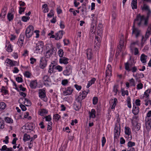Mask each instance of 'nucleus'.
<instances>
[{
  "label": "nucleus",
  "mask_w": 151,
  "mask_h": 151,
  "mask_svg": "<svg viewBox=\"0 0 151 151\" xmlns=\"http://www.w3.org/2000/svg\"><path fill=\"white\" fill-rule=\"evenodd\" d=\"M4 126V121L0 118V129H3Z\"/></svg>",
  "instance_id": "nucleus-51"
},
{
  "label": "nucleus",
  "mask_w": 151,
  "mask_h": 151,
  "mask_svg": "<svg viewBox=\"0 0 151 151\" xmlns=\"http://www.w3.org/2000/svg\"><path fill=\"white\" fill-rule=\"evenodd\" d=\"M72 68L70 65H68L66 68V69L63 72V74L65 76H69L72 73Z\"/></svg>",
  "instance_id": "nucleus-12"
},
{
  "label": "nucleus",
  "mask_w": 151,
  "mask_h": 151,
  "mask_svg": "<svg viewBox=\"0 0 151 151\" xmlns=\"http://www.w3.org/2000/svg\"><path fill=\"white\" fill-rule=\"evenodd\" d=\"M63 50L62 49H60L58 52V54L60 57L61 58L63 57Z\"/></svg>",
  "instance_id": "nucleus-48"
},
{
  "label": "nucleus",
  "mask_w": 151,
  "mask_h": 151,
  "mask_svg": "<svg viewBox=\"0 0 151 151\" xmlns=\"http://www.w3.org/2000/svg\"><path fill=\"white\" fill-rule=\"evenodd\" d=\"M7 17L9 21H10L13 20L14 18V15L11 13H9Z\"/></svg>",
  "instance_id": "nucleus-38"
},
{
  "label": "nucleus",
  "mask_w": 151,
  "mask_h": 151,
  "mask_svg": "<svg viewBox=\"0 0 151 151\" xmlns=\"http://www.w3.org/2000/svg\"><path fill=\"white\" fill-rule=\"evenodd\" d=\"M96 81V79L94 78H92L91 80L88 81V84L86 87L87 88H88L92 84H93Z\"/></svg>",
  "instance_id": "nucleus-32"
},
{
  "label": "nucleus",
  "mask_w": 151,
  "mask_h": 151,
  "mask_svg": "<svg viewBox=\"0 0 151 151\" xmlns=\"http://www.w3.org/2000/svg\"><path fill=\"white\" fill-rule=\"evenodd\" d=\"M124 41L123 40L121 39L119 42V45L118 47L119 50L120 52L123 51V49H124Z\"/></svg>",
  "instance_id": "nucleus-22"
},
{
  "label": "nucleus",
  "mask_w": 151,
  "mask_h": 151,
  "mask_svg": "<svg viewBox=\"0 0 151 151\" xmlns=\"http://www.w3.org/2000/svg\"><path fill=\"white\" fill-rule=\"evenodd\" d=\"M110 101L111 102V104L112 105L111 109H114L117 102V99L116 98H114V99H111L110 100Z\"/></svg>",
  "instance_id": "nucleus-26"
},
{
  "label": "nucleus",
  "mask_w": 151,
  "mask_h": 151,
  "mask_svg": "<svg viewBox=\"0 0 151 151\" xmlns=\"http://www.w3.org/2000/svg\"><path fill=\"white\" fill-rule=\"evenodd\" d=\"M16 80L18 82H22L23 81L22 78L19 77H17Z\"/></svg>",
  "instance_id": "nucleus-64"
},
{
  "label": "nucleus",
  "mask_w": 151,
  "mask_h": 151,
  "mask_svg": "<svg viewBox=\"0 0 151 151\" xmlns=\"http://www.w3.org/2000/svg\"><path fill=\"white\" fill-rule=\"evenodd\" d=\"M135 145V143L134 142H132L130 141L128 143V146L129 147V148H133L132 147L134 146Z\"/></svg>",
  "instance_id": "nucleus-53"
},
{
  "label": "nucleus",
  "mask_w": 151,
  "mask_h": 151,
  "mask_svg": "<svg viewBox=\"0 0 151 151\" xmlns=\"http://www.w3.org/2000/svg\"><path fill=\"white\" fill-rule=\"evenodd\" d=\"M121 128L120 124L119 123H116L115 125L114 130V139H117L120 135V133Z\"/></svg>",
  "instance_id": "nucleus-3"
},
{
  "label": "nucleus",
  "mask_w": 151,
  "mask_h": 151,
  "mask_svg": "<svg viewBox=\"0 0 151 151\" xmlns=\"http://www.w3.org/2000/svg\"><path fill=\"white\" fill-rule=\"evenodd\" d=\"M149 18L147 16L145 17L144 15H141L139 14L137 15L136 18L134 20L133 24H137L139 27L147 26L148 24Z\"/></svg>",
  "instance_id": "nucleus-1"
},
{
  "label": "nucleus",
  "mask_w": 151,
  "mask_h": 151,
  "mask_svg": "<svg viewBox=\"0 0 151 151\" xmlns=\"http://www.w3.org/2000/svg\"><path fill=\"white\" fill-rule=\"evenodd\" d=\"M65 32L63 30H60L58 32L56 35L55 39L56 40H58L61 39Z\"/></svg>",
  "instance_id": "nucleus-17"
},
{
  "label": "nucleus",
  "mask_w": 151,
  "mask_h": 151,
  "mask_svg": "<svg viewBox=\"0 0 151 151\" xmlns=\"http://www.w3.org/2000/svg\"><path fill=\"white\" fill-rule=\"evenodd\" d=\"M145 124L146 129L148 131L151 128V118L146 117Z\"/></svg>",
  "instance_id": "nucleus-10"
},
{
  "label": "nucleus",
  "mask_w": 151,
  "mask_h": 151,
  "mask_svg": "<svg viewBox=\"0 0 151 151\" xmlns=\"http://www.w3.org/2000/svg\"><path fill=\"white\" fill-rule=\"evenodd\" d=\"M6 106V104L4 102L0 103V110L4 109Z\"/></svg>",
  "instance_id": "nucleus-46"
},
{
  "label": "nucleus",
  "mask_w": 151,
  "mask_h": 151,
  "mask_svg": "<svg viewBox=\"0 0 151 151\" xmlns=\"http://www.w3.org/2000/svg\"><path fill=\"white\" fill-rule=\"evenodd\" d=\"M102 25L101 23H99L98 24V27H97V29H98V34L99 35V34L102 33Z\"/></svg>",
  "instance_id": "nucleus-35"
},
{
  "label": "nucleus",
  "mask_w": 151,
  "mask_h": 151,
  "mask_svg": "<svg viewBox=\"0 0 151 151\" xmlns=\"http://www.w3.org/2000/svg\"><path fill=\"white\" fill-rule=\"evenodd\" d=\"M86 54L87 58L88 60H91L93 57V52L91 49H88L86 50Z\"/></svg>",
  "instance_id": "nucleus-18"
},
{
  "label": "nucleus",
  "mask_w": 151,
  "mask_h": 151,
  "mask_svg": "<svg viewBox=\"0 0 151 151\" xmlns=\"http://www.w3.org/2000/svg\"><path fill=\"white\" fill-rule=\"evenodd\" d=\"M141 9L143 12H146L147 17H149L151 13V11L149 6L145 4H144L142 6H141Z\"/></svg>",
  "instance_id": "nucleus-6"
},
{
  "label": "nucleus",
  "mask_w": 151,
  "mask_h": 151,
  "mask_svg": "<svg viewBox=\"0 0 151 151\" xmlns=\"http://www.w3.org/2000/svg\"><path fill=\"white\" fill-rule=\"evenodd\" d=\"M43 80L45 82H49L50 79L49 76L47 75H45L43 77Z\"/></svg>",
  "instance_id": "nucleus-54"
},
{
  "label": "nucleus",
  "mask_w": 151,
  "mask_h": 151,
  "mask_svg": "<svg viewBox=\"0 0 151 151\" xmlns=\"http://www.w3.org/2000/svg\"><path fill=\"white\" fill-rule=\"evenodd\" d=\"M121 91H122V96H124L125 95H126L127 96L128 95V91L127 90L125 91L124 89L121 88Z\"/></svg>",
  "instance_id": "nucleus-44"
},
{
  "label": "nucleus",
  "mask_w": 151,
  "mask_h": 151,
  "mask_svg": "<svg viewBox=\"0 0 151 151\" xmlns=\"http://www.w3.org/2000/svg\"><path fill=\"white\" fill-rule=\"evenodd\" d=\"M6 50L9 52H11L12 51V49L10 44H9L8 45L7 48L6 49Z\"/></svg>",
  "instance_id": "nucleus-63"
},
{
  "label": "nucleus",
  "mask_w": 151,
  "mask_h": 151,
  "mask_svg": "<svg viewBox=\"0 0 151 151\" xmlns=\"http://www.w3.org/2000/svg\"><path fill=\"white\" fill-rule=\"evenodd\" d=\"M81 96H78V98L76 99L75 103L77 104H81V99H80Z\"/></svg>",
  "instance_id": "nucleus-56"
},
{
  "label": "nucleus",
  "mask_w": 151,
  "mask_h": 151,
  "mask_svg": "<svg viewBox=\"0 0 151 151\" xmlns=\"http://www.w3.org/2000/svg\"><path fill=\"white\" fill-rule=\"evenodd\" d=\"M60 116L58 114H56L53 116V119L57 120V121L60 118Z\"/></svg>",
  "instance_id": "nucleus-59"
},
{
  "label": "nucleus",
  "mask_w": 151,
  "mask_h": 151,
  "mask_svg": "<svg viewBox=\"0 0 151 151\" xmlns=\"http://www.w3.org/2000/svg\"><path fill=\"white\" fill-rule=\"evenodd\" d=\"M47 51L46 52L45 56L46 58H49L53 54L54 52H55V49L56 48L54 47L52 45H49L46 46Z\"/></svg>",
  "instance_id": "nucleus-2"
},
{
  "label": "nucleus",
  "mask_w": 151,
  "mask_h": 151,
  "mask_svg": "<svg viewBox=\"0 0 151 151\" xmlns=\"http://www.w3.org/2000/svg\"><path fill=\"white\" fill-rule=\"evenodd\" d=\"M151 92V89H147L144 93V97L147 98L149 96L150 93Z\"/></svg>",
  "instance_id": "nucleus-40"
},
{
  "label": "nucleus",
  "mask_w": 151,
  "mask_h": 151,
  "mask_svg": "<svg viewBox=\"0 0 151 151\" xmlns=\"http://www.w3.org/2000/svg\"><path fill=\"white\" fill-rule=\"evenodd\" d=\"M140 125L141 124L140 123H137L135 126H134L135 131H138L139 130L140 128Z\"/></svg>",
  "instance_id": "nucleus-45"
},
{
  "label": "nucleus",
  "mask_w": 151,
  "mask_h": 151,
  "mask_svg": "<svg viewBox=\"0 0 151 151\" xmlns=\"http://www.w3.org/2000/svg\"><path fill=\"white\" fill-rule=\"evenodd\" d=\"M93 104L94 105L96 104L98 102V98L97 97H94L93 99Z\"/></svg>",
  "instance_id": "nucleus-60"
},
{
  "label": "nucleus",
  "mask_w": 151,
  "mask_h": 151,
  "mask_svg": "<svg viewBox=\"0 0 151 151\" xmlns=\"http://www.w3.org/2000/svg\"><path fill=\"white\" fill-rule=\"evenodd\" d=\"M137 0H132L131 3V5L133 9H137Z\"/></svg>",
  "instance_id": "nucleus-30"
},
{
  "label": "nucleus",
  "mask_w": 151,
  "mask_h": 151,
  "mask_svg": "<svg viewBox=\"0 0 151 151\" xmlns=\"http://www.w3.org/2000/svg\"><path fill=\"white\" fill-rule=\"evenodd\" d=\"M42 7L43 8H44V9L43 10V12L44 13H46L48 12V8L47 7V5L46 4H45L42 6Z\"/></svg>",
  "instance_id": "nucleus-39"
},
{
  "label": "nucleus",
  "mask_w": 151,
  "mask_h": 151,
  "mask_svg": "<svg viewBox=\"0 0 151 151\" xmlns=\"http://www.w3.org/2000/svg\"><path fill=\"white\" fill-rule=\"evenodd\" d=\"M6 63L9 65H10L11 66H13L15 65L13 62L12 60L9 59H7L6 60Z\"/></svg>",
  "instance_id": "nucleus-41"
},
{
  "label": "nucleus",
  "mask_w": 151,
  "mask_h": 151,
  "mask_svg": "<svg viewBox=\"0 0 151 151\" xmlns=\"http://www.w3.org/2000/svg\"><path fill=\"white\" fill-rule=\"evenodd\" d=\"M118 86L117 85H114L113 88V91L115 93L114 95H116L117 94V92L118 91Z\"/></svg>",
  "instance_id": "nucleus-42"
},
{
  "label": "nucleus",
  "mask_w": 151,
  "mask_h": 151,
  "mask_svg": "<svg viewBox=\"0 0 151 151\" xmlns=\"http://www.w3.org/2000/svg\"><path fill=\"white\" fill-rule=\"evenodd\" d=\"M127 106L129 108L131 107V105L130 103V98L129 97H128L127 98Z\"/></svg>",
  "instance_id": "nucleus-57"
},
{
  "label": "nucleus",
  "mask_w": 151,
  "mask_h": 151,
  "mask_svg": "<svg viewBox=\"0 0 151 151\" xmlns=\"http://www.w3.org/2000/svg\"><path fill=\"white\" fill-rule=\"evenodd\" d=\"M132 113L135 115L139 113V107L136 106H133L132 110Z\"/></svg>",
  "instance_id": "nucleus-29"
},
{
  "label": "nucleus",
  "mask_w": 151,
  "mask_h": 151,
  "mask_svg": "<svg viewBox=\"0 0 151 151\" xmlns=\"http://www.w3.org/2000/svg\"><path fill=\"white\" fill-rule=\"evenodd\" d=\"M73 91V88L71 87H69L66 89L63 92V94L65 96L69 95L72 93Z\"/></svg>",
  "instance_id": "nucleus-14"
},
{
  "label": "nucleus",
  "mask_w": 151,
  "mask_h": 151,
  "mask_svg": "<svg viewBox=\"0 0 151 151\" xmlns=\"http://www.w3.org/2000/svg\"><path fill=\"white\" fill-rule=\"evenodd\" d=\"M5 121L8 123H12L13 122V120L11 118L8 117L5 118Z\"/></svg>",
  "instance_id": "nucleus-47"
},
{
  "label": "nucleus",
  "mask_w": 151,
  "mask_h": 151,
  "mask_svg": "<svg viewBox=\"0 0 151 151\" xmlns=\"http://www.w3.org/2000/svg\"><path fill=\"white\" fill-rule=\"evenodd\" d=\"M131 67V65L130 64L128 63L127 62L125 64V70L129 72L130 71L134 73L137 71V68L135 66H134L130 68Z\"/></svg>",
  "instance_id": "nucleus-5"
},
{
  "label": "nucleus",
  "mask_w": 151,
  "mask_h": 151,
  "mask_svg": "<svg viewBox=\"0 0 151 151\" xmlns=\"http://www.w3.org/2000/svg\"><path fill=\"white\" fill-rule=\"evenodd\" d=\"M125 134L127 135L128 136H129L131 133V130L130 128L128 127H125Z\"/></svg>",
  "instance_id": "nucleus-34"
},
{
  "label": "nucleus",
  "mask_w": 151,
  "mask_h": 151,
  "mask_svg": "<svg viewBox=\"0 0 151 151\" xmlns=\"http://www.w3.org/2000/svg\"><path fill=\"white\" fill-rule=\"evenodd\" d=\"M89 117L90 118H93L96 117V111L94 109H92L91 110V111L89 112Z\"/></svg>",
  "instance_id": "nucleus-24"
},
{
  "label": "nucleus",
  "mask_w": 151,
  "mask_h": 151,
  "mask_svg": "<svg viewBox=\"0 0 151 151\" xmlns=\"http://www.w3.org/2000/svg\"><path fill=\"white\" fill-rule=\"evenodd\" d=\"M39 96L42 100L44 101H47V98L46 97L45 90L43 89H40L39 90Z\"/></svg>",
  "instance_id": "nucleus-8"
},
{
  "label": "nucleus",
  "mask_w": 151,
  "mask_h": 151,
  "mask_svg": "<svg viewBox=\"0 0 151 151\" xmlns=\"http://www.w3.org/2000/svg\"><path fill=\"white\" fill-rule=\"evenodd\" d=\"M30 19V17H26V16H23L22 17V20L24 22H27L28 20H29Z\"/></svg>",
  "instance_id": "nucleus-52"
},
{
  "label": "nucleus",
  "mask_w": 151,
  "mask_h": 151,
  "mask_svg": "<svg viewBox=\"0 0 151 151\" xmlns=\"http://www.w3.org/2000/svg\"><path fill=\"white\" fill-rule=\"evenodd\" d=\"M47 111L45 109H41L40 111L39 114L42 116L47 114Z\"/></svg>",
  "instance_id": "nucleus-36"
},
{
  "label": "nucleus",
  "mask_w": 151,
  "mask_h": 151,
  "mask_svg": "<svg viewBox=\"0 0 151 151\" xmlns=\"http://www.w3.org/2000/svg\"><path fill=\"white\" fill-rule=\"evenodd\" d=\"M47 62L45 58L42 57L41 58L40 60V66L41 68L43 69L46 66Z\"/></svg>",
  "instance_id": "nucleus-13"
},
{
  "label": "nucleus",
  "mask_w": 151,
  "mask_h": 151,
  "mask_svg": "<svg viewBox=\"0 0 151 151\" xmlns=\"http://www.w3.org/2000/svg\"><path fill=\"white\" fill-rule=\"evenodd\" d=\"M132 34H134L135 37L137 38L140 35V30L138 29L135 27V25L133 24L132 27Z\"/></svg>",
  "instance_id": "nucleus-9"
},
{
  "label": "nucleus",
  "mask_w": 151,
  "mask_h": 151,
  "mask_svg": "<svg viewBox=\"0 0 151 151\" xmlns=\"http://www.w3.org/2000/svg\"><path fill=\"white\" fill-rule=\"evenodd\" d=\"M1 92L4 93V95L8 94V91L5 89V87L4 86H2L1 88Z\"/></svg>",
  "instance_id": "nucleus-43"
},
{
  "label": "nucleus",
  "mask_w": 151,
  "mask_h": 151,
  "mask_svg": "<svg viewBox=\"0 0 151 151\" xmlns=\"http://www.w3.org/2000/svg\"><path fill=\"white\" fill-rule=\"evenodd\" d=\"M81 104L75 103L73 106L74 109L76 111L78 110L81 107Z\"/></svg>",
  "instance_id": "nucleus-33"
},
{
  "label": "nucleus",
  "mask_w": 151,
  "mask_h": 151,
  "mask_svg": "<svg viewBox=\"0 0 151 151\" xmlns=\"http://www.w3.org/2000/svg\"><path fill=\"white\" fill-rule=\"evenodd\" d=\"M24 101L23 103L27 106H29L31 105V103L30 101L28 99L26 98H21L19 100V101Z\"/></svg>",
  "instance_id": "nucleus-19"
},
{
  "label": "nucleus",
  "mask_w": 151,
  "mask_h": 151,
  "mask_svg": "<svg viewBox=\"0 0 151 151\" xmlns=\"http://www.w3.org/2000/svg\"><path fill=\"white\" fill-rule=\"evenodd\" d=\"M106 78L109 79V77L111 75V67L110 65H108L106 68Z\"/></svg>",
  "instance_id": "nucleus-11"
},
{
  "label": "nucleus",
  "mask_w": 151,
  "mask_h": 151,
  "mask_svg": "<svg viewBox=\"0 0 151 151\" xmlns=\"http://www.w3.org/2000/svg\"><path fill=\"white\" fill-rule=\"evenodd\" d=\"M45 119V120L47 121L50 122L51 120V117L50 115L46 116L44 117Z\"/></svg>",
  "instance_id": "nucleus-55"
},
{
  "label": "nucleus",
  "mask_w": 151,
  "mask_h": 151,
  "mask_svg": "<svg viewBox=\"0 0 151 151\" xmlns=\"http://www.w3.org/2000/svg\"><path fill=\"white\" fill-rule=\"evenodd\" d=\"M54 15V12L53 10H51L50 12L48 14L47 16L49 17H52Z\"/></svg>",
  "instance_id": "nucleus-58"
},
{
  "label": "nucleus",
  "mask_w": 151,
  "mask_h": 151,
  "mask_svg": "<svg viewBox=\"0 0 151 151\" xmlns=\"http://www.w3.org/2000/svg\"><path fill=\"white\" fill-rule=\"evenodd\" d=\"M37 85V81L35 80L32 81L29 85V86L31 88L33 89L35 88Z\"/></svg>",
  "instance_id": "nucleus-28"
},
{
  "label": "nucleus",
  "mask_w": 151,
  "mask_h": 151,
  "mask_svg": "<svg viewBox=\"0 0 151 151\" xmlns=\"http://www.w3.org/2000/svg\"><path fill=\"white\" fill-rule=\"evenodd\" d=\"M98 35L100 37L96 36L94 42V47H96L97 48L100 47L101 39V34H99Z\"/></svg>",
  "instance_id": "nucleus-7"
},
{
  "label": "nucleus",
  "mask_w": 151,
  "mask_h": 151,
  "mask_svg": "<svg viewBox=\"0 0 151 151\" xmlns=\"http://www.w3.org/2000/svg\"><path fill=\"white\" fill-rule=\"evenodd\" d=\"M52 124V123L51 122H49L48 124L47 130L49 132H50L52 130L51 126Z\"/></svg>",
  "instance_id": "nucleus-49"
},
{
  "label": "nucleus",
  "mask_w": 151,
  "mask_h": 151,
  "mask_svg": "<svg viewBox=\"0 0 151 151\" xmlns=\"http://www.w3.org/2000/svg\"><path fill=\"white\" fill-rule=\"evenodd\" d=\"M26 9V7H19V13L20 14H22V13Z\"/></svg>",
  "instance_id": "nucleus-62"
},
{
  "label": "nucleus",
  "mask_w": 151,
  "mask_h": 151,
  "mask_svg": "<svg viewBox=\"0 0 151 151\" xmlns=\"http://www.w3.org/2000/svg\"><path fill=\"white\" fill-rule=\"evenodd\" d=\"M81 8L82 9L81 10L82 12H86V11H87V9L86 8V6L85 5L83 4V5H82Z\"/></svg>",
  "instance_id": "nucleus-61"
},
{
  "label": "nucleus",
  "mask_w": 151,
  "mask_h": 151,
  "mask_svg": "<svg viewBox=\"0 0 151 151\" xmlns=\"http://www.w3.org/2000/svg\"><path fill=\"white\" fill-rule=\"evenodd\" d=\"M25 129L29 130V132L33 131L35 128V125L33 123L27 124H26Z\"/></svg>",
  "instance_id": "nucleus-16"
},
{
  "label": "nucleus",
  "mask_w": 151,
  "mask_h": 151,
  "mask_svg": "<svg viewBox=\"0 0 151 151\" xmlns=\"http://www.w3.org/2000/svg\"><path fill=\"white\" fill-rule=\"evenodd\" d=\"M34 27L32 25L29 26L25 31V35L26 37H30L33 34Z\"/></svg>",
  "instance_id": "nucleus-4"
},
{
  "label": "nucleus",
  "mask_w": 151,
  "mask_h": 151,
  "mask_svg": "<svg viewBox=\"0 0 151 151\" xmlns=\"http://www.w3.org/2000/svg\"><path fill=\"white\" fill-rule=\"evenodd\" d=\"M30 139V136L29 135H28L26 134H24L23 139L24 141L25 142L29 140Z\"/></svg>",
  "instance_id": "nucleus-37"
},
{
  "label": "nucleus",
  "mask_w": 151,
  "mask_h": 151,
  "mask_svg": "<svg viewBox=\"0 0 151 151\" xmlns=\"http://www.w3.org/2000/svg\"><path fill=\"white\" fill-rule=\"evenodd\" d=\"M24 38V34H21L19 39L17 43H19L20 46L22 47L23 45V41Z\"/></svg>",
  "instance_id": "nucleus-20"
},
{
  "label": "nucleus",
  "mask_w": 151,
  "mask_h": 151,
  "mask_svg": "<svg viewBox=\"0 0 151 151\" xmlns=\"http://www.w3.org/2000/svg\"><path fill=\"white\" fill-rule=\"evenodd\" d=\"M151 34V26L148 27L147 31L146 33L145 37L146 38L149 37L150 35Z\"/></svg>",
  "instance_id": "nucleus-31"
},
{
  "label": "nucleus",
  "mask_w": 151,
  "mask_h": 151,
  "mask_svg": "<svg viewBox=\"0 0 151 151\" xmlns=\"http://www.w3.org/2000/svg\"><path fill=\"white\" fill-rule=\"evenodd\" d=\"M147 58V56L145 55L144 54H142L140 56V60L141 62L142 63H146Z\"/></svg>",
  "instance_id": "nucleus-27"
},
{
  "label": "nucleus",
  "mask_w": 151,
  "mask_h": 151,
  "mask_svg": "<svg viewBox=\"0 0 151 151\" xmlns=\"http://www.w3.org/2000/svg\"><path fill=\"white\" fill-rule=\"evenodd\" d=\"M50 67H52V68H55V69L58 70L59 72L63 70L62 67L59 65L55 66V65L52 63L51 65H50Z\"/></svg>",
  "instance_id": "nucleus-23"
},
{
  "label": "nucleus",
  "mask_w": 151,
  "mask_h": 151,
  "mask_svg": "<svg viewBox=\"0 0 151 151\" xmlns=\"http://www.w3.org/2000/svg\"><path fill=\"white\" fill-rule=\"evenodd\" d=\"M135 76L136 77V79L137 80L138 79L137 77H139V78L141 77L142 78L144 77V75L143 74H142V73H140L139 74L137 73L136 74Z\"/></svg>",
  "instance_id": "nucleus-50"
},
{
  "label": "nucleus",
  "mask_w": 151,
  "mask_h": 151,
  "mask_svg": "<svg viewBox=\"0 0 151 151\" xmlns=\"http://www.w3.org/2000/svg\"><path fill=\"white\" fill-rule=\"evenodd\" d=\"M69 59L65 57H62L59 59V62L60 63H63L64 64H67L68 62Z\"/></svg>",
  "instance_id": "nucleus-21"
},
{
  "label": "nucleus",
  "mask_w": 151,
  "mask_h": 151,
  "mask_svg": "<svg viewBox=\"0 0 151 151\" xmlns=\"http://www.w3.org/2000/svg\"><path fill=\"white\" fill-rule=\"evenodd\" d=\"M43 45L42 43H38L36 44V51L37 53L42 52L43 50Z\"/></svg>",
  "instance_id": "nucleus-15"
},
{
  "label": "nucleus",
  "mask_w": 151,
  "mask_h": 151,
  "mask_svg": "<svg viewBox=\"0 0 151 151\" xmlns=\"http://www.w3.org/2000/svg\"><path fill=\"white\" fill-rule=\"evenodd\" d=\"M139 120L138 116H137L134 115L132 117V120L131 123L133 126H134L135 123H137Z\"/></svg>",
  "instance_id": "nucleus-25"
}]
</instances>
